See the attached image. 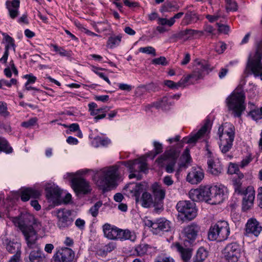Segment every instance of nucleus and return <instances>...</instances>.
Returning a JSON list of instances; mask_svg holds the SVG:
<instances>
[{"mask_svg": "<svg viewBox=\"0 0 262 262\" xmlns=\"http://www.w3.org/2000/svg\"><path fill=\"white\" fill-rule=\"evenodd\" d=\"M19 5V0H12V1L6 2V7L11 18L14 19L18 15Z\"/></svg>", "mask_w": 262, "mask_h": 262, "instance_id": "obj_27", "label": "nucleus"}, {"mask_svg": "<svg viewBox=\"0 0 262 262\" xmlns=\"http://www.w3.org/2000/svg\"><path fill=\"white\" fill-rule=\"evenodd\" d=\"M221 13L218 11L216 13H215L214 15H207L206 16V18L210 22V23H213L214 21L218 20L220 17H221Z\"/></svg>", "mask_w": 262, "mask_h": 262, "instance_id": "obj_57", "label": "nucleus"}, {"mask_svg": "<svg viewBox=\"0 0 262 262\" xmlns=\"http://www.w3.org/2000/svg\"><path fill=\"white\" fill-rule=\"evenodd\" d=\"M96 142L102 146H107L111 143V140L108 138H102L100 137H97L95 138Z\"/></svg>", "mask_w": 262, "mask_h": 262, "instance_id": "obj_54", "label": "nucleus"}, {"mask_svg": "<svg viewBox=\"0 0 262 262\" xmlns=\"http://www.w3.org/2000/svg\"><path fill=\"white\" fill-rule=\"evenodd\" d=\"M11 221L21 231L28 246L33 248L37 238V232L41 227L40 223L33 215L27 212L12 217Z\"/></svg>", "mask_w": 262, "mask_h": 262, "instance_id": "obj_1", "label": "nucleus"}, {"mask_svg": "<svg viewBox=\"0 0 262 262\" xmlns=\"http://www.w3.org/2000/svg\"><path fill=\"white\" fill-rule=\"evenodd\" d=\"M162 11L169 12V11H178L180 7L176 2H168L165 3L162 6Z\"/></svg>", "mask_w": 262, "mask_h": 262, "instance_id": "obj_40", "label": "nucleus"}, {"mask_svg": "<svg viewBox=\"0 0 262 262\" xmlns=\"http://www.w3.org/2000/svg\"><path fill=\"white\" fill-rule=\"evenodd\" d=\"M154 262H175L173 258L166 255H160L158 256Z\"/></svg>", "mask_w": 262, "mask_h": 262, "instance_id": "obj_50", "label": "nucleus"}, {"mask_svg": "<svg viewBox=\"0 0 262 262\" xmlns=\"http://www.w3.org/2000/svg\"><path fill=\"white\" fill-rule=\"evenodd\" d=\"M149 248L150 246L148 244H142L136 247L135 251L137 252V255L142 256L146 253Z\"/></svg>", "mask_w": 262, "mask_h": 262, "instance_id": "obj_45", "label": "nucleus"}, {"mask_svg": "<svg viewBox=\"0 0 262 262\" xmlns=\"http://www.w3.org/2000/svg\"><path fill=\"white\" fill-rule=\"evenodd\" d=\"M144 189V185L142 183H130L127 184L124 188V190L132 196L135 198L136 203L139 202L140 194Z\"/></svg>", "mask_w": 262, "mask_h": 262, "instance_id": "obj_18", "label": "nucleus"}, {"mask_svg": "<svg viewBox=\"0 0 262 262\" xmlns=\"http://www.w3.org/2000/svg\"><path fill=\"white\" fill-rule=\"evenodd\" d=\"M122 163L130 173L128 176L130 179L136 178L137 180H140L142 179L141 172L146 173L148 170L147 164L144 160L135 159L133 161H124Z\"/></svg>", "mask_w": 262, "mask_h": 262, "instance_id": "obj_7", "label": "nucleus"}, {"mask_svg": "<svg viewBox=\"0 0 262 262\" xmlns=\"http://www.w3.org/2000/svg\"><path fill=\"white\" fill-rule=\"evenodd\" d=\"M230 232L227 222L221 220L211 225L208 233V239L210 241H225L229 236Z\"/></svg>", "mask_w": 262, "mask_h": 262, "instance_id": "obj_5", "label": "nucleus"}, {"mask_svg": "<svg viewBox=\"0 0 262 262\" xmlns=\"http://www.w3.org/2000/svg\"><path fill=\"white\" fill-rule=\"evenodd\" d=\"M57 217V226L60 230H65L73 225L74 219L71 211L66 209H59L55 211Z\"/></svg>", "mask_w": 262, "mask_h": 262, "instance_id": "obj_11", "label": "nucleus"}, {"mask_svg": "<svg viewBox=\"0 0 262 262\" xmlns=\"http://www.w3.org/2000/svg\"><path fill=\"white\" fill-rule=\"evenodd\" d=\"M208 252L206 249L201 247L197 250L195 255L193 257L192 262H203L207 257Z\"/></svg>", "mask_w": 262, "mask_h": 262, "instance_id": "obj_38", "label": "nucleus"}, {"mask_svg": "<svg viewBox=\"0 0 262 262\" xmlns=\"http://www.w3.org/2000/svg\"><path fill=\"white\" fill-rule=\"evenodd\" d=\"M0 114L5 117L8 115L6 104L2 102H0Z\"/></svg>", "mask_w": 262, "mask_h": 262, "instance_id": "obj_61", "label": "nucleus"}, {"mask_svg": "<svg viewBox=\"0 0 262 262\" xmlns=\"http://www.w3.org/2000/svg\"><path fill=\"white\" fill-rule=\"evenodd\" d=\"M5 151L7 153H11L12 148L9 146L7 141L4 138H0V151Z\"/></svg>", "mask_w": 262, "mask_h": 262, "instance_id": "obj_46", "label": "nucleus"}, {"mask_svg": "<svg viewBox=\"0 0 262 262\" xmlns=\"http://www.w3.org/2000/svg\"><path fill=\"white\" fill-rule=\"evenodd\" d=\"M55 256L59 262H72L75 258V252L71 248L64 247L59 249Z\"/></svg>", "mask_w": 262, "mask_h": 262, "instance_id": "obj_17", "label": "nucleus"}, {"mask_svg": "<svg viewBox=\"0 0 262 262\" xmlns=\"http://www.w3.org/2000/svg\"><path fill=\"white\" fill-rule=\"evenodd\" d=\"M226 49V44L223 42H220L216 46V52L219 53H222Z\"/></svg>", "mask_w": 262, "mask_h": 262, "instance_id": "obj_64", "label": "nucleus"}, {"mask_svg": "<svg viewBox=\"0 0 262 262\" xmlns=\"http://www.w3.org/2000/svg\"><path fill=\"white\" fill-rule=\"evenodd\" d=\"M150 191L153 194L156 202V212H159L163 210V200L165 197L166 190L162 185L155 182L150 187Z\"/></svg>", "mask_w": 262, "mask_h": 262, "instance_id": "obj_12", "label": "nucleus"}, {"mask_svg": "<svg viewBox=\"0 0 262 262\" xmlns=\"http://www.w3.org/2000/svg\"><path fill=\"white\" fill-rule=\"evenodd\" d=\"M228 172L229 174L236 173L239 172V169L237 166L233 163H230L229 166Z\"/></svg>", "mask_w": 262, "mask_h": 262, "instance_id": "obj_62", "label": "nucleus"}, {"mask_svg": "<svg viewBox=\"0 0 262 262\" xmlns=\"http://www.w3.org/2000/svg\"><path fill=\"white\" fill-rule=\"evenodd\" d=\"M139 51L143 53L152 55L153 56H156L155 49L151 46L140 48L139 49Z\"/></svg>", "mask_w": 262, "mask_h": 262, "instance_id": "obj_48", "label": "nucleus"}, {"mask_svg": "<svg viewBox=\"0 0 262 262\" xmlns=\"http://www.w3.org/2000/svg\"><path fill=\"white\" fill-rule=\"evenodd\" d=\"M102 203L101 201L97 202L92 207L89 209L90 213L93 217H96L98 214V210L102 206Z\"/></svg>", "mask_w": 262, "mask_h": 262, "instance_id": "obj_47", "label": "nucleus"}, {"mask_svg": "<svg viewBox=\"0 0 262 262\" xmlns=\"http://www.w3.org/2000/svg\"><path fill=\"white\" fill-rule=\"evenodd\" d=\"M102 228L106 237L110 239H118L120 228L107 223L105 224Z\"/></svg>", "mask_w": 262, "mask_h": 262, "instance_id": "obj_25", "label": "nucleus"}, {"mask_svg": "<svg viewBox=\"0 0 262 262\" xmlns=\"http://www.w3.org/2000/svg\"><path fill=\"white\" fill-rule=\"evenodd\" d=\"M199 17L197 13L194 11H188L183 18L181 25L185 26L191 24L192 23L196 22Z\"/></svg>", "mask_w": 262, "mask_h": 262, "instance_id": "obj_34", "label": "nucleus"}, {"mask_svg": "<svg viewBox=\"0 0 262 262\" xmlns=\"http://www.w3.org/2000/svg\"><path fill=\"white\" fill-rule=\"evenodd\" d=\"M139 202L143 207L149 208L152 206L155 207V210L156 211V207H157V205H156L154 199L150 193L144 192L141 199H139Z\"/></svg>", "mask_w": 262, "mask_h": 262, "instance_id": "obj_28", "label": "nucleus"}, {"mask_svg": "<svg viewBox=\"0 0 262 262\" xmlns=\"http://www.w3.org/2000/svg\"><path fill=\"white\" fill-rule=\"evenodd\" d=\"M174 248L181 254L182 259L187 262L191 256V251L189 248H184L179 243H177L174 245Z\"/></svg>", "mask_w": 262, "mask_h": 262, "instance_id": "obj_37", "label": "nucleus"}, {"mask_svg": "<svg viewBox=\"0 0 262 262\" xmlns=\"http://www.w3.org/2000/svg\"><path fill=\"white\" fill-rule=\"evenodd\" d=\"M244 196L243 200V208L245 210L249 209L253 205L255 198V191L252 186H248L244 190L242 194Z\"/></svg>", "mask_w": 262, "mask_h": 262, "instance_id": "obj_22", "label": "nucleus"}, {"mask_svg": "<svg viewBox=\"0 0 262 262\" xmlns=\"http://www.w3.org/2000/svg\"><path fill=\"white\" fill-rule=\"evenodd\" d=\"M163 182L165 185L169 186L172 185L174 182L172 179L171 176H166L163 178Z\"/></svg>", "mask_w": 262, "mask_h": 262, "instance_id": "obj_63", "label": "nucleus"}, {"mask_svg": "<svg viewBox=\"0 0 262 262\" xmlns=\"http://www.w3.org/2000/svg\"><path fill=\"white\" fill-rule=\"evenodd\" d=\"M242 246L236 242L227 244L225 247L223 254L227 262H237L241 257Z\"/></svg>", "mask_w": 262, "mask_h": 262, "instance_id": "obj_9", "label": "nucleus"}, {"mask_svg": "<svg viewBox=\"0 0 262 262\" xmlns=\"http://www.w3.org/2000/svg\"><path fill=\"white\" fill-rule=\"evenodd\" d=\"M170 99L167 97H164L162 99L161 102L159 103V107H162L163 109L167 110L168 107L171 105V103L169 102Z\"/></svg>", "mask_w": 262, "mask_h": 262, "instance_id": "obj_52", "label": "nucleus"}, {"mask_svg": "<svg viewBox=\"0 0 262 262\" xmlns=\"http://www.w3.org/2000/svg\"><path fill=\"white\" fill-rule=\"evenodd\" d=\"M17 80L14 78H12L10 81H8L5 79H2V82L3 86H6L8 88H10L12 85H15L17 83Z\"/></svg>", "mask_w": 262, "mask_h": 262, "instance_id": "obj_59", "label": "nucleus"}, {"mask_svg": "<svg viewBox=\"0 0 262 262\" xmlns=\"http://www.w3.org/2000/svg\"><path fill=\"white\" fill-rule=\"evenodd\" d=\"M37 121V119L36 117L32 118L27 121L22 122L21 126L26 128H29L34 126L36 124Z\"/></svg>", "mask_w": 262, "mask_h": 262, "instance_id": "obj_55", "label": "nucleus"}, {"mask_svg": "<svg viewBox=\"0 0 262 262\" xmlns=\"http://www.w3.org/2000/svg\"><path fill=\"white\" fill-rule=\"evenodd\" d=\"M201 195L202 196V201H207L210 204V199L211 196V186L204 187L200 188Z\"/></svg>", "mask_w": 262, "mask_h": 262, "instance_id": "obj_42", "label": "nucleus"}, {"mask_svg": "<svg viewBox=\"0 0 262 262\" xmlns=\"http://www.w3.org/2000/svg\"><path fill=\"white\" fill-rule=\"evenodd\" d=\"M208 65L203 63L198 62L196 65L192 74L187 75L183 79V82H187L190 79L192 78L195 80L202 78L206 73H208Z\"/></svg>", "mask_w": 262, "mask_h": 262, "instance_id": "obj_15", "label": "nucleus"}, {"mask_svg": "<svg viewBox=\"0 0 262 262\" xmlns=\"http://www.w3.org/2000/svg\"><path fill=\"white\" fill-rule=\"evenodd\" d=\"M204 177V173L202 169L200 167L193 168L188 173L186 180L191 184H198L202 181Z\"/></svg>", "mask_w": 262, "mask_h": 262, "instance_id": "obj_19", "label": "nucleus"}, {"mask_svg": "<svg viewBox=\"0 0 262 262\" xmlns=\"http://www.w3.org/2000/svg\"><path fill=\"white\" fill-rule=\"evenodd\" d=\"M5 40L7 42V45L5 48V52L3 57L0 58V61L2 63H6L7 62L8 57L9 56V50L10 48H13V50L15 51V45L14 44V39L9 35H6L5 36Z\"/></svg>", "mask_w": 262, "mask_h": 262, "instance_id": "obj_32", "label": "nucleus"}, {"mask_svg": "<svg viewBox=\"0 0 262 262\" xmlns=\"http://www.w3.org/2000/svg\"><path fill=\"white\" fill-rule=\"evenodd\" d=\"M179 213V217L183 221H190L197 215V209L194 202L189 201H180L176 206Z\"/></svg>", "mask_w": 262, "mask_h": 262, "instance_id": "obj_8", "label": "nucleus"}, {"mask_svg": "<svg viewBox=\"0 0 262 262\" xmlns=\"http://www.w3.org/2000/svg\"><path fill=\"white\" fill-rule=\"evenodd\" d=\"M217 134L219 136L220 140H229V135H231L233 134V141L235 135L234 127L232 125L225 123L224 125H221L219 127Z\"/></svg>", "mask_w": 262, "mask_h": 262, "instance_id": "obj_24", "label": "nucleus"}, {"mask_svg": "<svg viewBox=\"0 0 262 262\" xmlns=\"http://www.w3.org/2000/svg\"><path fill=\"white\" fill-rule=\"evenodd\" d=\"M207 127V124H205L196 134L183 138L181 140V143H179L180 147H182L184 143L194 144L206 133Z\"/></svg>", "mask_w": 262, "mask_h": 262, "instance_id": "obj_23", "label": "nucleus"}, {"mask_svg": "<svg viewBox=\"0 0 262 262\" xmlns=\"http://www.w3.org/2000/svg\"><path fill=\"white\" fill-rule=\"evenodd\" d=\"M229 140H222L220 144V148L221 151L225 154L229 151L233 145V134L229 135Z\"/></svg>", "mask_w": 262, "mask_h": 262, "instance_id": "obj_39", "label": "nucleus"}, {"mask_svg": "<svg viewBox=\"0 0 262 262\" xmlns=\"http://www.w3.org/2000/svg\"><path fill=\"white\" fill-rule=\"evenodd\" d=\"M45 259L44 253L39 248H37L30 252L29 256V260L28 262H42Z\"/></svg>", "mask_w": 262, "mask_h": 262, "instance_id": "obj_35", "label": "nucleus"}, {"mask_svg": "<svg viewBox=\"0 0 262 262\" xmlns=\"http://www.w3.org/2000/svg\"><path fill=\"white\" fill-rule=\"evenodd\" d=\"M151 63L156 65L167 66L168 64V61L164 56H160L159 58L153 59Z\"/></svg>", "mask_w": 262, "mask_h": 262, "instance_id": "obj_49", "label": "nucleus"}, {"mask_svg": "<svg viewBox=\"0 0 262 262\" xmlns=\"http://www.w3.org/2000/svg\"><path fill=\"white\" fill-rule=\"evenodd\" d=\"M189 198L194 202L202 201L201 189H191L189 192Z\"/></svg>", "mask_w": 262, "mask_h": 262, "instance_id": "obj_44", "label": "nucleus"}, {"mask_svg": "<svg viewBox=\"0 0 262 262\" xmlns=\"http://www.w3.org/2000/svg\"><path fill=\"white\" fill-rule=\"evenodd\" d=\"M262 231V226L259 223L254 219L248 220L245 228V235L248 236L254 235L257 237Z\"/></svg>", "mask_w": 262, "mask_h": 262, "instance_id": "obj_16", "label": "nucleus"}, {"mask_svg": "<svg viewBox=\"0 0 262 262\" xmlns=\"http://www.w3.org/2000/svg\"><path fill=\"white\" fill-rule=\"evenodd\" d=\"M227 11H235L237 10V5L235 1L232 0H226Z\"/></svg>", "mask_w": 262, "mask_h": 262, "instance_id": "obj_53", "label": "nucleus"}, {"mask_svg": "<svg viewBox=\"0 0 262 262\" xmlns=\"http://www.w3.org/2000/svg\"><path fill=\"white\" fill-rule=\"evenodd\" d=\"M232 184L235 193L242 194L244 193V188L242 187V181L239 179H232Z\"/></svg>", "mask_w": 262, "mask_h": 262, "instance_id": "obj_43", "label": "nucleus"}, {"mask_svg": "<svg viewBox=\"0 0 262 262\" xmlns=\"http://www.w3.org/2000/svg\"><path fill=\"white\" fill-rule=\"evenodd\" d=\"M183 80L182 81H179L178 83H175L171 80H165L164 84L171 89H178L179 87L181 86L182 84H184Z\"/></svg>", "mask_w": 262, "mask_h": 262, "instance_id": "obj_51", "label": "nucleus"}, {"mask_svg": "<svg viewBox=\"0 0 262 262\" xmlns=\"http://www.w3.org/2000/svg\"><path fill=\"white\" fill-rule=\"evenodd\" d=\"M121 38L122 36L120 35L110 36L108 39L107 45L110 48H114L119 45Z\"/></svg>", "mask_w": 262, "mask_h": 262, "instance_id": "obj_41", "label": "nucleus"}, {"mask_svg": "<svg viewBox=\"0 0 262 262\" xmlns=\"http://www.w3.org/2000/svg\"><path fill=\"white\" fill-rule=\"evenodd\" d=\"M199 34H200V35H203L204 32L191 29H186L173 34L171 38L182 39L185 37L186 39H188L189 37Z\"/></svg>", "mask_w": 262, "mask_h": 262, "instance_id": "obj_26", "label": "nucleus"}, {"mask_svg": "<svg viewBox=\"0 0 262 262\" xmlns=\"http://www.w3.org/2000/svg\"><path fill=\"white\" fill-rule=\"evenodd\" d=\"M208 170L211 174L214 176H218L222 173L223 167L219 161H213L209 160L207 162Z\"/></svg>", "mask_w": 262, "mask_h": 262, "instance_id": "obj_33", "label": "nucleus"}, {"mask_svg": "<svg viewBox=\"0 0 262 262\" xmlns=\"http://www.w3.org/2000/svg\"><path fill=\"white\" fill-rule=\"evenodd\" d=\"M262 42L258 43L254 56H249L245 72L248 75L253 74L262 80Z\"/></svg>", "mask_w": 262, "mask_h": 262, "instance_id": "obj_3", "label": "nucleus"}, {"mask_svg": "<svg viewBox=\"0 0 262 262\" xmlns=\"http://www.w3.org/2000/svg\"><path fill=\"white\" fill-rule=\"evenodd\" d=\"M40 192L32 188H27L22 190L21 192V200L26 202L28 201L30 198H38L40 196Z\"/></svg>", "mask_w": 262, "mask_h": 262, "instance_id": "obj_31", "label": "nucleus"}, {"mask_svg": "<svg viewBox=\"0 0 262 262\" xmlns=\"http://www.w3.org/2000/svg\"><path fill=\"white\" fill-rule=\"evenodd\" d=\"M216 25L219 28L218 30L220 32L227 34L229 31V27L228 25H225L220 23H217Z\"/></svg>", "mask_w": 262, "mask_h": 262, "instance_id": "obj_58", "label": "nucleus"}, {"mask_svg": "<svg viewBox=\"0 0 262 262\" xmlns=\"http://www.w3.org/2000/svg\"><path fill=\"white\" fill-rule=\"evenodd\" d=\"M249 116L255 121L262 119L261 115L259 113L258 109H255L251 111L249 113Z\"/></svg>", "mask_w": 262, "mask_h": 262, "instance_id": "obj_56", "label": "nucleus"}, {"mask_svg": "<svg viewBox=\"0 0 262 262\" xmlns=\"http://www.w3.org/2000/svg\"><path fill=\"white\" fill-rule=\"evenodd\" d=\"M227 188L222 185L211 186V196L210 204L216 205L223 202L225 199Z\"/></svg>", "mask_w": 262, "mask_h": 262, "instance_id": "obj_14", "label": "nucleus"}, {"mask_svg": "<svg viewBox=\"0 0 262 262\" xmlns=\"http://www.w3.org/2000/svg\"><path fill=\"white\" fill-rule=\"evenodd\" d=\"M120 178L118 166H112L105 168L102 170L100 177L101 186L104 189L107 190L115 187L117 185V181Z\"/></svg>", "mask_w": 262, "mask_h": 262, "instance_id": "obj_4", "label": "nucleus"}, {"mask_svg": "<svg viewBox=\"0 0 262 262\" xmlns=\"http://www.w3.org/2000/svg\"><path fill=\"white\" fill-rule=\"evenodd\" d=\"M200 230V227L195 223H191L184 228L183 232L189 243L192 244Z\"/></svg>", "mask_w": 262, "mask_h": 262, "instance_id": "obj_20", "label": "nucleus"}, {"mask_svg": "<svg viewBox=\"0 0 262 262\" xmlns=\"http://www.w3.org/2000/svg\"><path fill=\"white\" fill-rule=\"evenodd\" d=\"M72 186L76 195L79 197L90 193L91 190L89 183L81 178L72 179Z\"/></svg>", "mask_w": 262, "mask_h": 262, "instance_id": "obj_13", "label": "nucleus"}, {"mask_svg": "<svg viewBox=\"0 0 262 262\" xmlns=\"http://www.w3.org/2000/svg\"><path fill=\"white\" fill-rule=\"evenodd\" d=\"M118 239L120 241L130 240L132 242H134L136 239V235L134 232L129 230L120 229Z\"/></svg>", "mask_w": 262, "mask_h": 262, "instance_id": "obj_36", "label": "nucleus"}, {"mask_svg": "<svg viewBox=\"0 0 262 262\" xmlns=\"http://www.w3.org/2000/svg\"><path fill=\"white\" fill-rule=\"evenodd\" d=\"M75 226L80 230H82L85 228V222L84 220L80 218L77 219L75 222Z\"/></svg>", "mask_w": 262, "mask_h": 262, "instance_id": "obj_60", "label": "nucleus"}, {"mask_svg": "<svg viewBox=\"0 0 262 262\" xmlns=\"http://www.w3.org/2000/svg\"><path fill=\"white\" fill-rule=\"evenodd\" d=\"M180 154V150L179 149L171 146L169 149L165 150L164 154L156 160V161L159 164L165 162L166 163L165 171L167 173H171L174 171V166Z\"/></svg>", "mask_w": 262, "mask_h": 262, "instance_id": "obj_6", "label": "nucleus"}, {"mask_svg": "<svg viewBox=\"0 0 262 262\" xmlns=\"http://www.w3.org/2000/svg\"><path fill=\"white\" fill-rule=\"evenodd\" d=\"M181 162L178 164V168L176 170V176L178 177L180 172L183 168L187 167L188 164L190 161V156L189 155V150L188 149H185L182 157H181Z\"/></svg>", "mask_w": 262, "mask_h": 262, "instance_id": "obj_30", "label": "nucleus"}, {"mask_svg": "<svg viewBox=\"0 0 262 262\" xmlns=\"http://www.w3.org/2000/svg\"><path fill=\"white\" fill-rule=\"evenodd\" d=\"M45 190L47 198L52 200L58 199L61 194L60 189L54 184H47Z\"/></svg>", "mask_w": 262, "mask_h": 262, "instance_id": "obj_29", "label": "nucleus"}, {"mask_svg": "<svg viewBox=\"0 0 262 262\" xmlns=\"http://www.w3.org/2000/svg\"><path fill=\"white\" fill-rule=\"evenodd\" d=\"M1 239L3 245L9 253L14 254L21 253L20 243L11 241L6 236H3Z\"/></svg>", "mask_w": 262, "mask_h": 262, "instance_id": "obj_21", "label": "nucleus"}, {"mask_svg": "<svg viewBox=\"0 0 262 262\" xmlns=\"http://www.w3.org/2000/svg\"><path fill=\"white\" fill-rule=\"evenodd\" d=\"M145 224L151 228L154 234L157 235H162L171 229V222L165 218L157 219L154 221L148 220Z\"/></svg>", "mask_w": 262, "mask_h": 262, "instance_id": "obj_10", "label": "nucleus"}, {"mask_svg": "<svg viewBox=\"0 0 262 262\" xmlns=\"http://www.w3.org/2000/svg\"><path fill=\"white\" fill-rule=\"evenodd\" d=\"M246 96L242 86H238L226 100L229 111L232 112L234 117H240L246 109Z\"/></svg>", "mask_w": 262, "mask_h": 262, "instance_id": "obj_2", "label": "nucleus"}]
</instances>
